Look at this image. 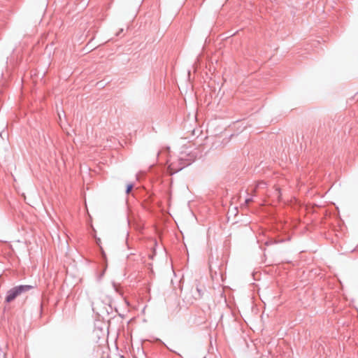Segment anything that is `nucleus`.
I'll list each match as a JSON object with an SVG mask.
<instances>
[{
	"label": "nucleus",
	"instance_id": "obj_1",
	"mask_svg": "<svg viewBox=\"0 0 358 358\" xmlns=\"http://www.w3.org/2000/svg\"><path fill=\"white\" fill-rule=\"evenodd\" d=\"M34 288V286L29 285H20L15 286L7 291L6 296L5 298V302L10 303L11 301L15 300L17 296L30 291Z\"/></svg>",
	"mask_w": 358,
	"mask_h": 358
},
{
	"label": "nucleus",
	"instance_id": "obj_2",
	"mask_svg": "<svg viewBox=\"0 0 358 358\" xmlns=\"http://www.w3.org/2000/svg\"><path fill=\"white\" fill-rule=\"evenodd\" d=\"M185 153H181L180 156L176 162H172L169 165V170L170 174L173 175L176 173L179 172L185 167L190 165L193 162V159H186Z\"/></svg>",
	"mask_w": 358,
	"mask_h": 358
},
{
	"label": "nucleus",
	"instance_id": "obj_3",
	"mask_svg": "<svg viewBox=\"0 0 358 358\" xmlns=\"http://www.w3.org/2000/svg\"><path fill=\"white\" fill-rule=\"evenodd\" d=\"M134 184L132 182L127 184V185L126 187V189H125V193L127 194H129L131 192L132 189L134 188Z\"/></svg>",
	"mask_w": 358,
	"mask_h": 358
},
{
	"label": "nucleus",
	"instance_id": "obj_4",
	"mask_svg": "<svg viewBox=\"0 0 358 358\" xmlns=\"http://www.w3.org/2000/svg\"><path fill=\"white\" fill-rule=\"evenodd\" d=\"M196 289L198 293V297H199V298L202 297V296L203 294L202 289L200 288L199 286H196Z\"/></svg>",
	"mask_w": 358,
	"mask_h": 358
},
{
	"label": "nucleus",
	"instance_id": "obj_5",
	"mask_svg": "<svg viewBox=\"0 0 358 358\" xmlns=\"http://www.w3.org/2000/svg\"><path fill=\"white\" fill-rule=\"evenodd\" d=\"M252 201V197H250V198H247L245 201V204H248L250 203L251 201Z\"/></svg>",
	"mask_w": 358,
	"mask_h": 358
},
{
	"label": "nucleus",
	"instance_id": "obj_6",
	"mask_svg": "<svg viewBox=\"0 0 358 358\" xmlns=\"http://www.w3.org/2000/svg\"><path fill=\"white\" fill-rule=\"evenodd\" d=\"M94 305H95V304H94V303H92V310H93V311H94V312H95V311H96V308L94 306Z\"/></svg>",
	"mask_w": 358,
	"mask_h": 358
},
{
	"label": "nucleus",
	"instance_id": "obj_7",
	"mask_svg": "<svg viewBox=\"0 0 358 358\" xmlns=\"http://www.w3.org/2000/svg\"><path fill=\"white\" fill-rule=\"evenodd\" d=\"M123 31V29H121L117 33V36H120V33H122Z\"/></svg>",
	"mask_w": 358,
	"mask_h": 358
},
{
	"label": "nucleus",
	"instance_id": "obj_8",
	"mask_svg": "<svg viewBox=\"0 0 358 358\" xmlns=\"http://www.w3.org/2000/svg\"><path fill=\"white\" fill-rule=\"evenodd\" d=\"M203 358H206V357H203Z\"/></svg>",
	"mask_w": 358,
	"mask_h": 358
}]
</instances>
